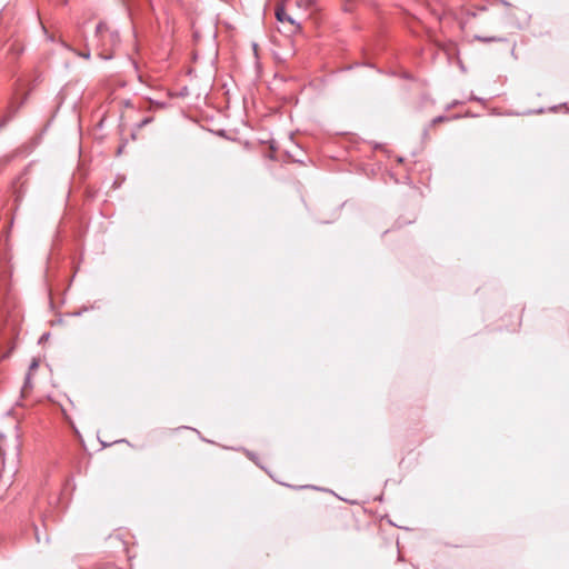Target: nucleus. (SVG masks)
Masks as SVG:
<instances>
[{"instance_id":"nucleus-1","label":"nucleus","mask_w":569,"mask_h":569,"mask_svg":"<svg viewBox=\"0 0 569 569\" xmlns=\"http://www.w3.org/2000/svg\"><path fill=\"white\" fill-rule=\"evenodd\" d=\"M96 34L101 48L99 57L103 60H111L114 57L113 49L120 43L119 32L110 30L104 22H99L96 27Z\"/></svg>"},{"instance_id":"nucleus-2","label":"nucleus","mask_w":569,"mask_h":569,"mask_svg":"<svg viewBox=\"0 0 569 569\" xmlns=\"http://www.w3.org/2000/svg\"><path fill=\"white\" fill-rule=\"evenodd\" d=\"M276 18L281 23L288 22L293 27V29H299V24L296 22V20L292 17L287 14L286 9L282 4L277 7Z\"/></svg>"},{"instance_id":"nucleus-3","label":"nucleus","mask_w":569,"mask_h":569,"mask_svg":"<svg viewBox=\"0 0 569 569\" xmlns=\"http://www.w3.org/2000/svg\"><path fill=\"white\" fill-rule=\"evenodd\" d=\"M475 40L483 42V43H490V42H501L506 41L502 37H482V36H475Z\"/></svg>"},{"instance_id":"nucleus-4","label":"nucleus","mask_w":569,"mask_h":569,"mask_svg":"<svg viewBox=\"0 0 569 569\" xmlns=\"http://www.w3.org/2000/svg\"><path fill=\"white\" fill-rule=\"evenodd\" d=\"M22 51H23V48L20 44L16 43V42L11 43L10 47H9V52L13 57H19L22 53Z\"/></svg>"},{"instance_id":"nucleus-5","label":"nucleus","mask_w":569,"mask_h":569,"mask_svg":"<svg viewBox=\"0 0 569 569\" xmlns=\"http://www.w3.org/2000/svg\"><path fill=\"white\" fill-rule=\"evenodd\" d=\"M3 440H4V437L0 436V457H1V460H2V468H4L6 460H7V451H6L4 447H3Z\"/></svg>"},{"instance_id":"nucleus-6","label":"nucleus","mask_w":569,"mask_h":569,"mask_svg":"<svg viewBox=\"0 0 569 569\" xmlns=\"http://www.w3.org/2000/svg\"><path fill=\"white\" fill-rule=\"evenodd\" d=\"M72 51H73L77 56H79V57H81V58H83V59H87V60H89V59H90V57H91L90 51H84V52H82V51H74V50H72Z\"/></svg>"},{"instance_id":"nucleus-7","label":"nucleus","mask_w":569,"mask_h":569,"mask_svg":"<svg viewBox=\"0 0 569 569\" xmlns=\"http://www.w3.org/2000/svg\"><path fill=\"white\" fill-rule=\"evenodd\" d=\"M445 120H447V118H446V117H443V116H438V117H436V118H433V119H432V121H431V126H435V124H437V123H440V122H442V121H445Z\"/></svg>"},{"instance_id":"nucleus-8","label":"nucleus","mask_w":569,"mask_h":569,"mask_svg":"<svg viewBox=\"0 0 569 569\" xmlns=\"http://www.w3.org/2000/svg\"><path fill=\"white\" fill-rule=\"evenodd\" d=\"M152 121V118H144L140 121V123L138 124V128H142L144 126H147L148 123H150Z\"/></svg>"},{"instance_id":"nucleus-9","label":"nucleus","mask_w":569,"mask_h":569,"mask_svg":"<svg viewBox=\"0 0 569 569\" xmlns=\"http://www.w3.org/2000/svg\"><path fill=\"white\" fill-rule=\"evenodd\" d=\"M39 367V361L37 359H33L29 366V370H36Z\"/></svg>"},{"instance_id":"nucleus-10","label":"nucleus","mask_w":569,"mask_h":569,"mask_svg":"<svg viewBox=\"0 0 569 569\" xmlns=\"http://www.w3.org/2000/svg\"><path fill=\"white\" fill-rule=\"evenodd\" d=\"M34 537H36L37 542H41L42 537L37 528H36V532H34Z\"/></svg>"},{"instance_id":"nucleus-11","label":"nucleus","mask_w":569,"mask_h":569,"mask_svg":"<svg viewBox=\"0 0 569 569\" xmlns=\"http://www.w3.org/2000/svg\"><path fill=\"white\" fill-rule=\"evenodd\" d=\"M48 337H49V333H43V335L41 336V338H40V341H42V340H47V338H48Z\"/></svg>"},{"instance_id":"nucleus-12","label":"nucleus","mask_w":569,"mask_h":569,"mask_svg":"<svg viewBox=\"0 0 569 569\" xmlns=\"http://www.w3.org/2000/svg\"><path fill=\"white\" fill-rule=\"evenodd\" d=\"M30 376H31V373L29 372V373L27 375V377H26V386H27L28 383H30Z\"/></svg>"},{"instance_id":"nucleus-13","label":"nucleus","mask_w":569,"mask_h":569,"mask_svg":"<svg viewBox=\"0 0 569 569\" xmlns=\"http://www.w3.org/2000/svg\"><path fill=\"white\" fill-rule=\"evenodd\" d=\"M17 450H18V446L16 445V446L13 447V458H14V457H17Z\"/></svg>"},{"instance_id":"nucleus-14","label":"nucleus","mask_w":569,"mask_h":569,"mask_svg":"<svg viewBox=\"0 0 569 569\" xmlns=\"http://www.w3.org/2000/svg\"><path fill=\"white\" fill-rule=\"evenodd\" d=\"M9 121V118L8 119H4L1 123H0V128H2L7 122Z\"/></svg>"},{"instance_id":"nucleus-15","label":"nucleus","mask_w":569,"mask_h":569,"mask_svg":"<svg viewBox=\"0 0 569 569\" xmlns=\"http://www.w3.org/2000/svg\"><path fill=\"white\" fill-rule=\"evenodd\" d=\"M44 541L48 542L49 541V537L47 535H44Z\"/></svg>"}]
</instances>
